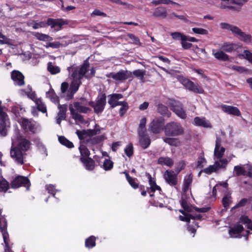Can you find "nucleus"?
Returning <instances> with one entry per match:
<instances>
[{"mask_svg":"<svg viewBox=\"0 0 252 252\" xmlns=\"http://www.w3.org/2000/svg\"><path fill=\"white\" fill-rule=\"evenodd\" d=\"M89 63L85 61L81 65L77 66L73 64L67 67L69 76L71 79L69 94L67 95L68 99L72 98L74 94L78 91L83 78H89L94 75V69L92 68L89 69Z\"/></svg>","mask_w":252,"mask_h":252,"instance_id":"obj_1","label":"nucleus"},{"mask_svg":"<svg viewBox=\"0 0 252 252\" xmlns=\"http://www.w3.org/2000/svg\"><path fill=\"white\" fill-rule=\"evenodd\" d=\"M181 204L184 210H180L179 211L184 216H180L179 219L181 220L189 222L190 219L192 220H201L202 218V215L201 214H195L194 212H206L208 210V208H197L193 207L192 206L189 205L187 201L182 199L181 201Z\"/></svg>","mask_w":252,"mask_h":252,"instance_id":"obj_2","label":"nucleus"},{"mask_svg":"<svg viewBox=\"0 0 252 252\" xmlns=\"http://www.w3.org/2000/svg\"><path fill=\"white\" fill-rule=\"evenodd\" d=\"M69 109L72 118L76 122L83 123L84 119L82 115L78 112L86 113L90 109L86 106L83 102H75L70 104L69 106Z\"/></svg>","mask_w":252,"mask_h":252,"instance_id":"obj_3","label":"nucleus"},{"mask_svg":"<svg viewBox=\"0 0 252 252\" xmlns=\"http://www.w3.org/2000/svg\"><path fill=\"white\" fill-rule=\"evenodd\" d=\"M26 156L22 150L16 146L15 136L12 138V146L10 150V156L17 163L22 164L24 162V159Z\"/></svg>","mask_w":252,"mask_h":252,"instance_id":"obj_4","label":"nucleus"},{"mask_svg":"<svg viewBox=\"0 0 252 252\" xmlns=\"http://www.w3.org/2000/svg\"><path fill=\"white\" fill-rule=\"evenodd\" d=\"M20 125L26 132L35 133L40 130L39 126L34 121L26 118H22Z\"/></svg>","mask_w":252,"mask_h":252,"instance_id":"obj_5","label":"nucleus"},{"mask_svg":"<svg viewBox=\"0 0 252 252\" xmlns=\"http://www.w3.org/2000/svg\"><path fill=\"white\" fill-rule=\"evenodd\" d=\"M165 133L169 136H178L183 134L184 129L179 123L172 122L165 126Z\"/></svg>","mask_w":252,"mask_h":252,"instance_id":"obj_6","label":"nucleus"},{"mask_svg":"<svg viewBox=\"0 0 252 252\" xmlns=\"http://www.w3.org/2000/svg\"><path fill=\"white\" fill-rule=\"evenodd\" d=\"M229 234L232 238L245 237L246 240H248V236L250 233L248 230H245L241 224H237L229 229Z\"/></svg>","mask_w":252,"mask_h":252,"instance_id":"obj_7","label":"nucleus"},{"mask_svg":"<svg viewBox=\"0 0 252 252\" xmlns=\"http://www.w3.org/2000/svg\"><path fill=\"white\" fill-rule=\"evenodd\" d=\"M89 104L94 108V111L96 113H101L103 111L106 104V97L104 95H102L97 97L95 102L91 101Z\"/></svg>","mask_w":252,"mask_h":252,"instance_id":"obj_8","label":"nucleus"},{"mask_svg":"<svg viewBox=\"0 0 252 252\" xmlns=\"http://www.w3.org/2000/svg\"><path fill=\"white\" fill-rule=\"evenodd\" d=\"M252 169V167L249 164L236 165L234 167V174L236 176L241 175L250 176Z\"/></svg>","mask_w":252,"mask_h":252,"instance_id":"obj_9","label":"nucleus"},{"mask_svg":"<svg viewBox=\"0 0 252 252\" xmlns=\"http://www.w3.org/2000/svg\"><path fill=\"white\" fill-rule=\"evenodd\" d=\"M171 110L180 118L185 119L187 115L183 105L179 101H172L171 104Z\"/></svg>","mask_w":252,"mask_h":252,"instance_id":"obj_10","label":"nucleus"},{"mask_svg":"<svg viewBox=\"0 0 252 252\" xmlns=\"http://www.w3.org/2000/svg\"><path fill=\"white\" fill-rule=\"evenodd\" d=\"M11 186L12 188L14 189L21 186H24L28 189L30 187V181L27 177L19 176L13 180Z\"/></svg>","mask_w":252,"mask_h":252,"instance_id":"obj_11","label":"nucleus"},{"mask_svg":"<svg viewBox=\"0 0 252 252\" xmlns=\"http://www.w3.org/2000/svg\"><path fill=\"white\" fill-rule=\"evenodd\" d=\"M67 22L62 19H54L49 18L47 21V25L56 31L60 30L63 26L66 25Z\"/></svg>","mask_w":252,"mask_h":252,"instance_id":"obj_12","label":"nucleus"},{"mask_svg":"<svg viewBox=\"0 0 252 252\" xmlns=\"http://www.w3.org/2000/svg\"><path fill=\"white\" fill-rule=\"evenodd\" d=\"M108 78H111L117 81H123L127 79L129 77V73L127 70H121L117 73L112 72L106 75Z\"/></svg>","mask_w":252,"mask_h":252,"instance_id":"obj_13","label":"nucleus"},{"mask_svg":"<svg viewBox=\"0 0 252 252\" xmlns=\"http://www.w3.org/2000/svg\"><path fill=\"white\" fill-rule=\"evenodd\" d=\"M221 141L220 138L217 137L214 152V158L215 159L222 158L224 155L225 149L221 146Z\"/></svg>","mask_w":252,"mask_h":252,"instance_id":"obj_14","label":"nucleus"},{"mask_svg":"<svg viewBox=\"0 0 252 252\" xmlns=\"http://www.w3.org/2000/svg\"><path fill=\"white\" fill-rule=\"evenodd\" d=\"M164 178L167 183L171 186H175L177 184V174L172 170H166L164 173Z\"/></svg>","mask_w":252,"mask_h":252,"instance_id":"obj_15","label":"nucleus"},{"mask_svg":"<svg viewBox=\"0 0 252 252\" xmlns=\"http://www.w3.org/2000/svg\"><path fill=\"white\" fill-rule=\"evenodd\" d=\"M163 122L162 119H154L150 125L151 130L155 133H158L162 129Z\"/></svg>","mask_w":252,"mask_h":252,"instance_id":"obj_16","label":"nucleus"},{"mask_svg":"<svg viewBox=\"0 0 252 252\" xmlns=\"http://www.w3.org/2000/svg\"><path fill=\"white\" fill-rule=\"evenodd\" d=\"M242 45L240 43L225 42L221 45V49L228 53L232 52L240 48Z\"/></svg>","mask_w":252,"mask_h":252,"instance_id":"obj_17","label":"nucleus"},{"mask_svg":"<svg viewBox=\"0 0 252 252\" xmlns=\"http://www.w3.org/2000/svg\"><path fill=\"white\" fill-rule=\"evenodd\" d=\"M221 109L223 112L227 114L234 115L235 116H241V112L239 109L233 106L223 105L221 106Z\"/></svg>","mask_w":252,"mask_h":252,"instance_id":"obj_18","label":"nucleus"},{"mask_svg":"<svg viewBox=\"0 0 252 252\" xmlns=\"http://www.w3.org/2000/svg\"><path fill=\"white\" fill-rule=\"evenodd\" d=\"M123 96L121 94H113L109 95V99L108 102L111 107L114 108L117 106L121 105L122 101H119L118 100L123 98Z\"/></svg>","mask_w":252,"mask_h":252,"instance_id":"obj_19","label":"nucleus"},{"mask_svg":"<svg viewBox=\"0 0 252 252\" xmlns=\"http://www.w3.org/2000/svg\"><path fill=\"white\" fill-rule=\"evenodd\" d=\"M58 109L59 112L58 113L56 122L58 124L60 125L62 120H63L66 118V112L67 110V105H58Z\"/></svg>","mask_w":252,"mask_h":252,"instance_id":"obj_20","label":"nucleus"},{"mask_svg":"<svg viewBox=\"0 0 252 252\" xmlns=\"http://www.w3.org/2000/svg\"><path fill=\"white\" fill-rule=\"evenodd\" d=\"M11 78L16 85L21 86L24 84V77L18 71L14 70L11 73Z\"/></svg>","mask_w":252,"mask_h":252,"instance_id":"obj_21","label":"nucleus"},{"mask_svg":"<svg viewBox=\"0 0 252 252\" xmlns=\"http://www.w3.org/2000/svg\"><path fill=\"white\" fill-rule=\"evenodd\" d=\"M148 178L149 184L150 189V191H149V193L150 194V196H153L154 195L153 193L156 190L158 191L159 193L160 194L161 190L160 187L156 184L155 181L152 178L150 175H149Z\"/></svg>","mask_w":252,"mask_h":252,"instance_id":"obj_22","label":"nucleus"},{"mask_svg":"<svg viewBox=\"0 0 252 252\" xmlns=\"http://www.w3.org/2000/svg\"><path fill=\"white\" fill-rule=\"evenodd\" d=\"M81 161L83 163L86 169L92 171L95 167L94 161L92 158L81 157L80 158Z\"/></svg>","mask_w":252,"mask_h":252,"instance_id":"obj_23","label":"nucleus"},{"mask_svg":"<svg viewBox=\"0 0 252 252\" xmlns=\"http://www.w3.org/2000/svg\"><path fill=\"white\" fill-rule=\"evenodd\" d=\"M31 144V142L25 138H21L19 141L18 145H16V146L25 153L26 152L30 149Z\"/></svg>","mask_w":252,"mask_h":252,"instance_id":"obj_24","label":"nucleus"},{"mask_svg":"<svg viewBox=\"0 0 252 252\" xmlns=\"http://www.w3.org/2000/svg\"><path fill=\"white\" fill-rule=\"evenodd\" d=\"M194 124L196 126L211 127V125L204 117H196L194 119Z\"/></svg>","mask_w":252,"mask_h":252,"instance_id":"obj_25","label":"nucleus"},{"mask_svg":"<svg viewBox=\"0 0 252 252\" xmlns=\"http://www.w3.org/2000/svg\"><path fill=\"white\" fill-rule=\"evenodd\" d=\"M212 54L216 59L219 60L227 61L229 60L228 55L222 50L217 51L215 49H213Z\"/></svg>","mask_w":252,"mask_h":252,"instance_id":"obj_26","label":"nucleus"},{"mask_svg":"<svg viewBox=\"0 0 252 252\" xmlns=\"http://www.w3.org/2000/svg\"><path fill=\"white\" fill-rule=\"evenodd\" d=\"M32 35L37 39L43 41H50L53 40V38L47 34H43L38 32H32Z\"/></svg>","mask_w":252,"mask_h":252,"instance_id":"obj_27","label":"nucleus"},{"mask_svg":"<svg viewBox=\"0 0 252 252\" xmlns=\"http://www.w3.org/2000/svg\"><path fill=\"white\" fill-rule=\"evenodd\" d=\"M158 163L162 165H166L169 167H171L174 164V161L173 160L170 158L167 157H162L158 158Z\"/></svg>","mask_w":252,"mask_h":252,"instance_id":"obj_28","label":"nucleus"},{"mask_svg":"<svg viewBox=\"0 0 252 252\" xmlns=\"http://www.w3.org/2000/svg\"><path fill=\"white\" fill-rule=\"evenodd\" d=\"M46 97L49 98L51 101L55 103H59V97L55 94L54 90L50 88V90L46 93Z\"/></svg>","mask_w":252,"mask_h":252,"instance_id":"obj_29","label":"nucleus"},{"mask_svg":"<svg viewBox=\"0 0 252 252\" xmlns=\"http://www.w3.org/2000/svg\"><path fill=\"white\" fill-rule=\"evenodd\" d=\"M239 223L244 225L247 229L252 230V222L247 217H241L239 220Z\"/></svg>","mask_w":252,"mask_h":252,"instance_id":"obj_30","label":"nucleus"},{"mask_svg":"<svg viewBox=\"0 0 252 252\" xmlns=\"http://www.w3.org/2000/svg\"><path fill=\"white\" fill-rule=\"evenodd\" d=\"M219 160H217L216 159L214 164L215 166H216L217 169L218 170L221 168H225L226 165L228 163V161L226 158H218Z\"/></svg>","mask_w":252,"mask_h":252,"instance_id":"obj_31","label":"nucleus"},{"mask_svg":"<svg viewBox=\"0 0 252 252\" xmlns=\"http://www.w3.org/2000/svg\"><path fill=\"white\" fill-rule=\"evenodd\" d=\"M153 15L157 17L165 18L167 16L166 9L162 6L158 7L155 10Z\"/></svg>","mask_w":252,"mask_h":252,"instance_id":"obj_32","label":"nucleus"},{"mask_svg":"<svg viewBox=\"0 0 252 252\" xmlns=\"http://www.w3.org/2000/svg\"><path fill=\"white\" fill-rule=\"evenodd\" d=\"M140 137V143L141 146L144 148H147L150 144V139L148 136H146L145 133L142 136L139 135Z\"/></svg>","mask_w":252,"mask_h":252,"instance_id":"obj_33","label":"nucleus"},{"mask_svg":"<svg viewBox=\"0 0 252 252\" xmlns=\"http://www.w3.org/2000/svg\"><path fill=\"white\" fill-rule=\"evenodd\" d=\"M192 175L191 174L185 177L183 185V190L186 191L188 190L189 186L192 181Z\"/></svg>","mask_w":252,"mask_h":252,"instance_id":"obj_34","label":"nucleus"},{"mask_svg":"<svg viewBox=\"0 0 252 252\" xmlns=\"http://www.w3.org/2000/svg\"><path fill=\"white\" fill-rule=\"evenodd\" d=\"M152 3L155 5L163 4L166 5L174 4L179 6V3L174 2L171 0H153Z\"/></svg>","mask_w":252,"mask_h":252,"instance_id":"obj_35","label":"nucleus"},{"mask_svg":"<svg viewBox=\"0 0 252 252\" xmlns=\"http://www.w3.org/2000/svg\"><path fill=\"white\" fill-rule=\"evenodd\" d=\"M22 92H23L26 94L28 97L32 99L35 102V99H38L36 96L34 92H33L32 90V88L28 87L26 90H22Z\"/></svg>","mask_w":252,"mask_h":252,"instance_id":"obj_36","label":"nucleus"},{"mask_svg":"<svg viewBox=\"0 0 252 252\" xmlns=\"http://www.w3.org/2000/svg\"><path fill=\"white\" fill-rule=\"evenodd\" d=\"M146 118L143 117L141 119L139 125L138 133L139 135L142 136L145 133V126L146 124Z\"/></svg>","mask_w":252,"mask_h":252,"instance_id":"obj_37","label":"nucleus"},{"mask_svg":"<svg viewBox=\"0 0 252 252\" xmlns=\"http://www.w3.org/2000/svg\"><path fill=\"white\" fill-rule=\"evenodd\" d=\"M29 26H32V28L34 29H38L39 28H45L47 26V22L44 21L36 22L34 21L32 23L28 24Z\"/></svg>","mask_w":252,"mask_h":252,"instance_id":"obj_38","label":"nucleus"},{"mask_svg":"<svg viewBox=\"0 0 252 252\" xmlns=\"http://www.w3.org/2000/svg\"><path fill=\"white\" fill-rule=\"evenodd\" d=\"M239 39L245 42L247 44H249L252 41V36L250 34H247L246 33L242 32L238 36Z\"/></svg>","mask_w":252,"mask_h":252,"instance_id":"obj_39","label":"nucleus"},{"mask_svg":"<svg viewBox=\"0 0 252 252\" xmlns=\"http://www.w3.org/2000/svg\"><path fill=\"white\" fill-rule=\"evenodd\" d=\"M239 57L246 59L252 64V53L249 50H245L243 53L239 55Z\"/></svg>","mask_w":252,"mask_h":252,"instance_id":"obj_40","label":"nucleus"},{"mask_svg":"<svg viewBox=\"0 0 252 252\" xmlns=\"http://www.w3.org/2000/svg\"><path fill=\"white\" fill-rule=\"evenodd\" d=\"M35 103L36 104L38 110L41 112L44 113L47 112V109L45 105L43 103L41 99L35 100Z\"/></svg>","mask_w":252,"mask_h":252,"instance_id":"obj_41","label":"nucleus"},{"mask_svg":"<svg viewBox=\"0 0 252 252\" xmlns=\"http://www.w3.org/2000/svg\"><path fill=\"white\" fill-rule=\"evenodd\" d=\"M79 149L80 151V153L81 157H84L86 158H89V157L90 154V151H89V150L86 148V147L85 145L81 144L80 146Z\"/></svg>","mask_w":252,"mask_h":252,"instance_id":"obj_42","label":"nucleus"},{"mask_svg":"<svg viewBox=\"0 0 252 252\" xmlns=\"http://www.w3.org/2000/svg\"><path fill=\"white\" fill-rule=\"evenodd\" d=\"M47 69L52 74H56L60 72V67L53 64L51 63H48Z\"/></svg>","mask_w":252,"mask_h":252,"instance_id":"obj_43","label":"nucleus"},{"mask_svg":"<svg viewBox=\"0 0 252 252\" xmlns=\"http://www.w3.org/2000/svg\"><path fill=\"white\" fill-rule=\"evenodd\" d=\"M95 245V239L93 236H90L85 241V246L88 248H92Z\"/></svg>","mask_w":252,"mask_h":252,"instance_id":"obj_44","label":"nucleus"},{"mask_svg":"<svg viewBox=\"0 0 252 252\" xmlns=\"http://www.w3.org/2000/svg\"><path fill=\"white\" fill-rule=\"evenodd\" d=\"M59 141L61 144L66 146V147L70 148L73 147V143L63 136H60L59 137Z\"/></svg>","mask_w":252,"mask_h":252,"instance_id":"obj_45","label":"nucleus"},{"mask_svg":"<svg viewBox=\"0 0 252 252\" xmlns=\"http://www.w3.org/2000/svg\"><path fill=\"white\" fill-rule=\"evenodd\" d=\"M163 141L171 146H178L180 145V141L178 139L172 138H164Z\"/></svg>","mask_w":252,"mask_h":252,"instance_id":"obj_46","label":"nucleus"},{"mask_svg":"<svg viewBox=\"0 0 252 252\" xmlns=\"http://www.w3.org/2000/svg\"><path fill=\"white\" fill-rule=\"evenodd\" d=\"M222 201L223 207L226 210L232 202L231 196L230 195H226L223 197Z\"/></svg>","mask_w":252,"mask_h":252,"instance_id":"obj_47","label":"nucleus"},{"mask_svg":"<svg viewBox=\"0 0 252 252\" xmlns=\"http://www.w3.org/2000/svg\"><path fill=\"white\" fill-rule=\"evenodd\" d=\"M124 151L127 157H130L132 156L133 154V147L132 144L131 143H129L126 145L124 149Z\"/></svg>","mask_w":252,"mask_h":252,"instance_id":"obj_48","label":"nucleus"},{"mask_svg":"<svg viewBox=\"0 0 252 252\" xmlns=\"http://www.w3.org/2000/svg\"><path fill=\"white\" fill-rule=\"evenodd\" d=\"M180 81L181 82L182 84L189 91L193 84V82L186 78H182L180 80Z\"/></svg>","mask_w":252,"mask_h":252,"instance_id":"obj_49","label":"nucleus"},{"mask_svg":"<svg viewBox=\"0 0 252 252\" xmlns=\"http://www.w3.org/2000/svg\"><path fill=\"white\" fill-rule=\"evenodd\" d=\"M218 170L215 164L211 165L209 167L202 170L200 172H204L207 174H210L213 172H216Z\"/></svg>","mask_w":252,"mask_h":252,"instance_id":"obj_50","label":"nucleus"},{"mask_svg":"<svg viewBox=\"0 0 252 252\" xmlns=\"http://www.w3.org/2000/svg\"><path fill=\"white\" fill-rule=\"evenodd\" d=\"M8 188L9 184L5 179L0 180V192H5Z\"/></svg>","mask_w":252,"mask_h":252,"instance_id":"obj_51","label":"nucleus"},{"mask_svg":"<svg viewBox=\"0 0 252 252\" xmlns=\"http://www.w3.org/2000/svg\"><path fill=\"white\" fill-rule=\"evenodd\" d=\"M171 35L173 39L176 40H181L182 41V40H185V35L180 32H172L171 33Z\"/></svg>","mask_w":252,"mask_h":252,"instance_id":"obj_52","label":"nucleus"},{"mask_svg":"<svg viewBox=\"0 0 252 252\" xmlns=\"http://www.w3.org/2000/svg\"><path fill=\"white\" fill-rule=\"evenodd\" d=\"M113 167V162L109 159H105L103 162V168L106 170H109Z\"/></svg>","mask_w":252,"mask_h":252,"instance_id":"obj_53","label":"nucleus"},{"mask_svg":"<svg viewBox=\"0 0 252 252\" xmlns=\"http://www.w3.org/2000/svg\"><path fill=\"white\" fill-rule=\"evenodd\" d=\"M192 32L196 34L201 35H207L208 34V31L203 28H193L192 29Z\"/></svg>","mask_w":252,"mask_h":252,"instance_id":"obj_54","label":"nucleus"},{"mask_svg":"<svg viewBox=\"0 0 252 252\" xmlns=\"http://www.w3.org/2000/svg\"><path fill=\"white\" fill-rule=\"evenodd\" d=\"M10 39L0 32V45L10 44Z\"/></svg>","mask_w":252,"mask_h":252,"instance_id":"obj_55","label":"nucleus"},{"mask_svg":"<svg viewBox=\"0 0 252 252\" xmlns=\"http://www.w3.org/2000/svg\"><path fill=\"white\" fill-rule=\"evenodd\" d=\"M145 70H141V69H137L133 72V75L139 78L140 79L142 80L144 78V75H145Z\"/></svg>","mask_w":252,"mask_h":252,"instance_id":"obj_56","label":"nucleus"},{"mask_svg":"<svg viewBox=\"0 0 252 252\" xmlns=\"http://www.w3.org/2000/svg\"><path fill=\"white\" fill-rule=\"evenodd\" d=\"M121 105L122 107L120 109L119 112L120 115L122 116L126 113L128 109V107L127 103L125 101H122Z\"/></svg>","mask_w":252,"mask_h":252,"instance_id":"obj_57","label":"nucleus"},{"mask_svg":"<svg viewBox=\"0 0 252 252\" xmlns=\"http://www.w3.org/2000/svg\"><path fill=\"white\" fill-rule=\"evenodd\" d=\"M227 185H228L227 183L226 182H225L217 184L213 188V195H216L217 189H219L220 186H222V187H223L224 188H226L227 187Z\"/></svg>","mask_w":252,"mask_h":252,"instance_id":"obj_58","label":"nucleus"},{"mask_svg":"<svg viewBox=\"0 0 252 252\" xmlns=\"http://www.w3.org/2000/svg\"><path fill=\"white\" fill-rule=\"evenodd\" d=\"M190 91L193 92L194 93H198V94H202L203 93V90L201 87H199L198 85H195L193 83L192 87L190 90Z\"/></svg>","mask_w":252,"mask_h":252,"instance_id":"obj_59","label":"nucleus"},{"mask_svg":"<svg viewBox=\"0 0 252 252\" xmlns=\"http://www.w3.org/2000/svg\"><path fill=\"white\" fill-rule=\"evenodd\" d=\"M185 165L186 163L184 161H179L175 168V171L179 173L182 170L184 169Z\"/></svg>","mask_w":252,"mask_h":252,"instance_id":"obj_60","label":"nucleus"},{"mask_svg":"<svg viewBox=\"0 0 252 252\" xmlns=\"http://www.w3.org/2000/svg\"><path fill=\"white\" fill-rule=\"evenodd\" d=\"M232 33L235 34L238 37L240 34L242 30L238 27L233 25L230 31Z\"/></svg>","mask_w":252,"mask_h":252,"instance_id":"obj_61","label":"nucleus"},{"mask_svg":"<svg viewBox=\"0 0 252 252\" xmlns=\"http://www.w3.org/2000/svg\"><path fill=\"white\" fill-rule=\"evenodd\" d=\"M206 163V160L204 157H200L197 161V166L199 168H202Z\"/></svg>","mask_w":252,"mask_h":252,"instance_id":"obj_62","label":"nucleus"},{"mask_svg":"<svg viewBox=\"0 0 252 252\" xmlns=\"http://www.w3.org/2000/svg\"><path fill=\"white\" fill-rule=\"evenodd\" d=\"M232 25L229 24L227 23L222 22L220 24V27L221 29L231 31Z\"/></svg>","mask_w":252,"mask_h":252,"instance_id":"obj_63","label":"nucleus"},{"mask_svg":"<svg viewBox=\"0 0 252 252\" xmlns=\"http://www.w3.org/2000/svg\"><path fill=\"white\" fill-rule=\"evenodd\" d=\"M46 188L48 190V193L55 195L56 191H57L55 188L54 186L50 184L46 186Z\"/></svg>","mask_w":252,"mask_h":252,"instance_id":"obj_64","label":"nucleus"}]
</instances>
